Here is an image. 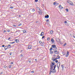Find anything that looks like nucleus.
<instances>
[{"label": "nucleus", "instance_id": "14", "mask_svg": "<svg viewBox=\"0 0 75 75\" xmlns=\"http://www.w3.org/2000/svg\"><path fill=\"white\" fill-rule=\"evenodd\" d=\"M44 32H42L41 33L40 35H41V36H42V35H44Z\"/></svg>", "mask_w": 75, "mask_h": 75}, {"label": "nucleus", "instance_id": "8", "mask_svg": "<svg viewBox=\"0 0 75 75\" xmlns=\"http://www.w3.org/2000/svg\"><path fill=\"white\" fill-rule=\"evenodd\" d=\"M53 4L55 6H58V3L57 2H54Z\"/></svg>", "mask_w": 75, "mask_h": 75}, {"label": "nucleus", "instance_id": "24", "mask_svg": "<svg viewBox=\"0 0 75 75\" xmlns=\"http://www.w3.org/2000/svg\"><path fill=\"white\" fill-rule=\"evenodd\" d=\"M14 43H15V42H10V44H14Z\"/></svg>", "mask_w": 75, "mask_h": 75}, {"label": "nucleus", "instance_id": "29", "mask_svg": "<svg viewBox=\"0 0 75 75\" xmlns=\"http://www.w3.org/2000/svg\"><path fill=\"white\" fill-rule=\"evenodd\" d=\"M52 65L54 66V65H55V63H52Z\"/></svg>", "mask_w": 75, "mask_h": 75}, {"label": "nucleus", "instance_id": "47", "mask_svg": "<svg viewBox=\"0 0 75 75\" xmlns=\"http://www.w3.org/2000/svg\"><path fill=\"white\" fill-rule=\"evenodd\" d=\"M5 47V45H2V47Z\"/></svg>", "mask_w": 75, "mask_h": 75}, {"label": "nucleus", "instance_id": "39", "mask_svg": "<svg viewBox=\"0 0 75 75\" xmlns=\"http://www.w3.org/2000/svg\"><path fill=\"white\" fill-rule=\"evenodd\" d=\"M3 74V72H1L0 73V75H1V74Z\"/></svg>", "mask_w": 75, "mask_h": 75}, {"label": "nucleus", "instance_id": "57", "mask_svg": "<svg viewBox=\"0 0 75 75\" xmlns=\"http://www.w3.org/2000/svg\"><path fill=\"white\" fill-rule=\"evenodd\" d=\"M22 51H23L22 50H21V52H22Z\"/></svg>", "mask_w": 75, "mask_h": 75}, {"label": "nucleus", "instance_id": "54", "mask_svg": "<svg viewBox=\"0 0 75 75\" xmlns=\"http://www.w3.org/2000/svg\"><path fill=\"white\" fill-rule=\"evenodd\" d=\"M19 17H21V15H19Z\"/></svg>", "mask_w": 75, "mask_h": 75}, {"label": "nucleus", "instance_id": "17", "mask_svg": "<svg viewBox=\"0 0 75 75\" xmlns=\"http://www.w3.org/2000/svg\"><path fill=\"white\" fill-rule=\"evenodd\" d=\"M4 49L5 50H6L8 49V48L7 47V45L5 46Z\"/></svg>", "mask_w": 75, "mask_h": 75}, {"label": "nucleus", "instance_id": "41", "mask_svg": "<svg viewBox=\"0 0 75 75\" xmlns=\"http://www.w3.org/2000/svg\"><path fill=\"white\" fill-rule=\"evenodd\" d=\"M35 2H37L38 1V0H35Z\"/></svg>", "mask_w": 75, "mask_h": 75}, {"label": "nucleus", "instance_id": "20", "mask_svg": "<svg viewBox=\"0 0 75 75\" xmlns=\"http://www.w3.org/2000/svg\"><path fill=\"white\" fill-rule=\"evenodd\" d=\"M60 58V57L59 56H57V58H56V59H59Z\"/></svg>", "mask_w": 75, "mask_h": 75}, {"label": "nucleus", "instance_id": "48", "mask_svg": "<svg viewBox=\"0 0 75 75\" xmlns=\"http://www.w3.org/2000/svg\"><path fill=\"white\" fill-rule=\"evenodd\" d=\"M10 8H11V9L13 8V7L12 6H11L10 7Z\"/></svg>", "mask_w": 75, "mask_h": 75}, {"label": "nucleus", "instance_id": "5", "mask_svg": "<svg viewBox=\"0 0 75 75\" xmlns=\"http://www.w3.org/2000/svg\"><path fill=\"white\" fill-rule=\"evenodd\" d=\"M59 66H60V62H59L57 64V67L58 68V69H59Z\"/></svg>", "mask_w": 75, "mask_h": 75}, {"label": "nucleus", "instance_id": "51", "mask_svg": "<svg viewBox=\"0 0 75 75\" xmlns=\"http://www.w3.org/2000/svg\"><path fill=\"white\" fill-rule=\"evenodd\" d=\"M35 61H37V59H35Z\"/></svg>", "mask_w": 75, "mask_h": 75}, {"label": "nucleus", "instance_id": "7", "mask_svg": "<svg viewBox=\"0 0 75 75\" xmlns=\"http://www.w3.org/2000/svg\"><path fill=\"white\" fill-rule=\"evenodd\" d=\"M50 67V69L51 70H52L53 69V68H54V66H53V65H51Z\"/></svg>", "mask_w": 75, "mask_h": 75}, {"label": "nucleus", "instance_id": "15", "mask_svg": "<svg viewBox=\"0 0 75 75\" xmlns=\"http://www.w3.org/2000/svg\"><path fill=\"white\" fill-rule=\"evenodd\" d=\"M51 41L53 43H54V40L53 39V38H52L51 40Z\"/></svg>", "mask_w": 75, "mask_h": 75}, {"label": "nucleus", "instance_id": "43", "mask_svg": "<svg viewBox=\"0 0 75 75\" xmlns=\"http://www.w3.org/2000/svg\"><path fill=\"white\" fill-rule=\"evenodd\" d=\"M11 54H12V53H11V52H10V55H11Z\"/></svg>", "mask_w": 75, "mask_h": 75}, {"label": "nucleus", "instance_id": "12", "mask_svg": "<svg viewBox=\"0 0 75 75\" xmlns=\"http://www.w3.org/2000/svg\"><path fill=\"white\" fill-rule=\"evenodd\" d=\"M7 48H11V45H8L7 46Z\"/></svg>", "mask_w": 75, "mask_h": 75}, {"label": "nucleus", "instance_id": "2", "mask_svg": "<svg viewBox=\"0 0 75 75\" xmlns=\"http://www.w3.org/2000/svg\"><path fill=\"white\" fill-rule=\"evenodd\" d=\"M52 48H54V50H57V48L56 47V45H52Z\"/></svg>", "mask_w": 75, "mask_h": 75}, {"label": "nucleus", "instance_id": "45", "mask_svg": "<svg viewBox=\"0 0 75 75\" xmlns=\"http://www.w3.org/2000/svg\"><path fill=\"white\" fill-rule=\"evenodd\" d=\"M7 31H8V32H10V30H7Z\"/></svg>", "mask_w": 75, "mask_h": 75}, {"label": "nucleus", "instance_id": "42", "mask_svg": "<svg viewBox=\"0 0 75 75\" xmlns=\"http://www.w3.org/2000/svg\"><path fill=\"white\" fill-rule=\"evenodd\" d=\"M11 39V38H9L8 39V40H10V39Z\"/></svg>", "mask_w": 75, "mask_h": 75}, {"label": "nucleus", "instance_id": "27", "mask_svg": "<svg viewBox=\"0 0 75 75\" xmlns=\"http://www.w3.org/2000/svg\"><path fill=\"white\" fill-rule=\"evenodd\" d=\"M50 34H52V33H53V31L52 30L51 31H50Z\"/></svg>", "mask_w": 75, "mask_h": 75}, {"label": "nucleus", "instance_id": "10", "mask_svg": "<svg viewBox=\"0 0 75 75\" xmlns=\"http://www.w3.org/2000/svg\"><path fill=\"white\" fill-rule=\"evenodd\" d=\"M68 55H69V52H67V53L66 54V55L65 56V57H67L68 56Z\"/></svg>", "mask_w": 75, "mask_h": 75}, {"label": "nucleus", "instance_id": "37", "mask_svg": "<svg viewBox=\"0 0 75 75\" xmlns=\"http://www.w3.org/2000/svg\"><path fill=\"white\" fill-rule=\"evenodd\" d=\"M31 73H34V71H31Z\"/></svg>", "mask_w": 75, "mask_h": 75}, {"label": "nucleus", "instance_id": "50", "mask_svg": "<svg viewBox=\"0 0 75 75\" xmlns=\"http://www.w3.org/2000/svg\"><path fill=\"white\" fill-rule=\"evenodd\" d=\"M45 37V36H43L42 37V39H43V38H44V37Z\"/></svg>", "mask_w": 75, "mask_h": 75}, {"label": "nucleus", "instance_id": "13", "mask_svg": "<svg viewBox=\"0 0 75 75\" xmlns=\"http://www.w3.org/2000/svg\"><path fill=\"white\" fill-rule=\"evenodd\" d=\"M45 18H49V15H47V16H45Z\"/></svg>", "mask_w": 75, "mask_h": 75}, {"label": "nucleus", "instance_id": "4", "mask_svg": "<svg viewBox=\"0 0 75 75\" xmlns=\"http://www.w3.org/2000/svg\"><path fill=\"white\" fill-rule=\"evenodd\" d=\"M54 52L55 54H59V51L55 50Z\"/></svg>", "mask_w": 75, "mask_h": 75}, {"label": "nucleus", "instance_id": "6", "mask_svg": "<svg viewBox=\"0 0 75 75\" xmlns=\"http://www.w3.org/2000/svg\"><path fill=\"white\" fill-rule=\"evenodd\" d=\"M52 60H53V61H56V60H57V58H55V57H53L52 58Z\"/></svg>", "mask_w": 75, "mask_h": 75}, {"label": "nucleus", "instance_id": "3", "mask_svg": "<svg viewBox=\"0 0 75 75\" xmlns=\"http://www.w3.org/2000/svg\"><path fill=\"white\" fill-rule=\"evenodd\" d=\"M50 72H52V73H56V70H54V69H53L52 71V70H50Z\"/></svg>", "mask_w": 75, "mask_h": 75}, {"label": "nucleus", "instance_id": "19", "mask_svg": "<svg viewBox=\"0 0 75 75\" xmlns=\"http://www.w3.org/2000/svg\"><path fill=\"white\" fill-rule=\"evenodd\" d=\"M50 53L51 54H53L54 53V52L51 50L50 51Z\"/></svg>", "mask_w": 75, "mask_h": 75}, {"label": "nucleus", "instance_id": "16", "mask_svg": "<svg viewBox=\"0 0 75 75\" xmlns=\"http://www.w3.org/2000/svg\"><path fill=\"white\" fill-rule=\"evenodd\" d=\"M15 41H16V42H17V43H18V39H15Z\"/></svg>", "mask_w": 75, "mask_h": 75}, {"label": "nucleus", "instance_id": "26", "mask_svg": "<svg viewBox=\"0 0 75 75\" xmlns=\"http://www.w3.org/2000/svg\"><path fill=\"white\" fill-rule=\"evenodd\" d=\"M66 11H67V12H68L69 11V10L68 9V8H66Z\"/></svg>", "mask_w": 75, "mask_h": 75}, {"label": "nucleus", "instance_id": "40", "mask_svg": "<svg viewBox=\"0 0 75 75\" xmlns=\"http://www.w3.org/2000/svg\"><path fill=\"white\" fill-rule=\"evenodd\" d=\"M48 21H49V19H47V20H46V21L48 22Z\"/></svg>", "mask_w": 75, "mask_h": 75}, {"label": "nucleus", "instance_id": "52", "mask_svg": "<svg viewBox=\"0 0 75 75\" xmlns=\"http://www.w3.org/2000/svg\"><path fill=\"white\" fill-rule=\"evenodd\" d=\"M6 30H4V33H6Z\"/></svg>", "mask_w": 75, "mask_h": 75}, {"label": "nucleus", "instance_id": "44", "mask_svg": "<svg viewBox=\"0 0 75 75\" xmlns=\"http://www.w3.org/2000/svg\"><path fill=\"white\" fill-rule=\"evenodd\" d=\"M13 27H16V25H13Z\"/></svg>", "mask_w": 75, "mask_h": 75}, {"label": "nucleus", "instance_id": "33", "mask_svg": "<svg viewBox=\"0 0 75 75\" xmlns=\"http://www.w3.org/2000/svg\"><path fill=\"white\" fill-rule=\"evenodd\" d=\"M44 43V42H43V43L42 44V46H44V43Z\"/></svg>", "mask_w": 75, "mask_h": 75}, {"label": "nucleus", "instance_id": "38", "mask_svg": "<svg viewBox=\"0 0 75 75\" xmlns=\"http://www.w3.org/2000/svg\"><path fill=\"white\" fill-rule=\"evenodd\" d=\"M11 65H9L8 66V67H9V68H11Z\"/></svg>", "mask_w": 75, "mask_h": 75}, {"label": "nucleus", "instance_id": "1", "mask_svg": "<svg viewBox=\"0 0 75 75\" xmlns=\"http://www.w3.org/2000/svg\"><path fill=\"white\" fill-rule=\"evenodd\" d=\"M67 2L70 5H71V6H74V4H73L72 2L68 1Z\"/></svg>", "mask_w": 75, "mask_h": 75}, {"label": "nucleus", "instance_id": "58", "mask_svg": "<svg viewBox=\"0 0 75 75\" xmlns=\"http://www.w3.org/2000/svg\"><path fill=\"white\" fill-rule=\"evenodd\" d=\"M50 74H51V73H50Z\"/></svg>", "mask_w": 75, "mask_h": 75}, {"label": "nucleus", "instance_id": "18", "mask_svg": "<svg viewBox=\"0 0 75 75\" xmlns=\"http://www.w3.org/2000/svg\"><path fill=\"white\" fill-rule=\"evenodd\" d=\"M39 14H40V15H41L42 14V12L39 11Z\"/></svg>", "mask_w": 75, "mask_h": 75}, {"label": "nucleus", "instance_id": "46", "mask_svg": "<svg viewBox=\"0 0 75 75\" xmlns=\"http://www.w3.org/2000/svg\"><path fill=\"white\" fill-rule=\"evenodd\" d=\"M64 23H67V21H64Z\"/></svg>", "mask_w": 75, "mask_h": 75}, {"label": "nucleus", "instance_id": "35", "mask_svg": "<svg viewBox=\"0 0 75 75\" xmlns=\"http://www.w3.org/2000/svg\"><path fill=\"white\" fill-rule=\"evenodd\" d=\"M58 61L57 60H56L55 61V62H56V63H58Z\"/></svg>", "mask_w": 75, "mask_h": 75}, {"label": "nucleus", "instance_id": "53", "mask_svg": "<svg viewBox=\"0 0 75 75\" xmlns=\"http://www.w3.org/2000/svg\"><path fill=\"white\" fill-rule=\"evenodd\" d=\"M29 62H31V61L30 60L28 61Z\"/></svg>", "mask_w": 75, "mask_h": 75}, {"label": "nucleus", "instance_id": "11", "mask_svg": "<svg viewBox=\"0 0 75 75\" xmlns=\"http://www.w3.org/2000/svg\"><path fill=\"white\" fill-rule=\"evenodd\" d=\"M32 47V45H29L28 47V49H31Z\"/></svg>", "mask_w": 75, "mask_h": 75}, {"label": "nucleus", "instance_id": "25", "mask_svg": "<svg viewBox=\"0 0 75 75\" xmlns=\"http://www.w3.org/2000/svg\"><path fill=\"white\" fill-rule=\"evenodd\" d=\"M32 11H33V12H34V11H35V10H34V8H33L32 9Z\"/></svg>", "mask_w": 75, "mask_h": 75}, {"label": "nucleus", "instance_id": "36", "mask_svg": "<svg viewBox=\"0 0 75 75\" xmlns=\"http://www.w3.org/2000/svg\"><path fill=\"white\" fill-rule=\"evenodd\" d=\"M52 50V47H51L50 50V51H51V50Z\"/></svg>", "mask_w": 75, "mask_h": 75}, {"label": "nucleus", "instance_id": "9", "mask_svg": "<svg viewBox=\"0 0 75 75\" xmlns=\"http://www.w3.org/2000/svg\"><path fill=\"white\" fill-rule=\"evenodd\" d=\"M59 8L60 9H61L62 10L63 8V7L61 5H59Z\"/></svg>", "mask_w": 75, "mask_h": 75}, {"label": "nucleus", "instance_id": "32", "mask_svg": "<svg viewBox=\"0 0 75 75\" xmlns=\"http://www.w3.org/2000/svg\"><path fill=\"white\" fill-rule=\"evenodd\" d=\"M50 38H47V41H49L50 40Z\"/></svg>", "mask_w": 75, "mask_h": 75}, {"label": "nucleus", "instance_id": "21", "mask_svg": "<svg viewBox=\"0 0 75 75\" xmlns=\"http://www.w3.org/2000/svg\"><path fill=\"white\" fill-rule=\"evenodd\" d=\"M23 33H26V32H27V31L25 30H23Z\"/></svg>", "mask_w": 75, "mask_h": 75}, {"label": "nucleus", "instance_id": "28", "mask_svg": "<svg viewBox=\"0 0 75 75\" xmlns=\"http://www.w3.org/2000/svg\"><path fill=\"white\" fill-rule=\"evenodd\" d=\"M39 42L40 44H42V41H40Z\"/></svg>", "mask_w": 75, "mask_h": 75}, {"label": "nucleus", "instance_id": "30", "mask_svg": "<svg viewBox=\"0 0 75 75\" xmlns=\"http://www.w3.org/2000/svg\"><path fill=\"white\" fill-rule=\"evenodd\" d=\"M66 45H67V43H65L64 44L63 46L65 47V46Z\"/></svg>", "mask_w": 75, "mask_h": 75}, {"label": "nucleus", "instance_id": "55", "mask_svg": "<svg viewBox=\"0 0 75 75\" xmlns=\"http://www.w3.org/2000/svg\"><path fill=\"white\" fill-rule=\"evenodd\" d=\"M21 56H22V57L23 56L22 55V54H21Z\"/></svg>", "mask_w": 75, "mask_h": 75}, {"label": "nucleus", "instance_id": "31", "mask_svg": "<svg viewBox=\"0 0 75 75\" xmlns=\"http://www.w3.org/2000/svg\"><path fill=\"white\" fill-rule=\"evenodd\" d=\"M21 25H22V24L21 23H20L18 25V26H20Z\"/></svg>", "mask_w": 75, "mask_h": 75}, {"label": "nucleus", "instance_id": "34", "mask_svg": "<svg viewBox=\"0 0 75 75\" xmlns=\"http://www.w3.org/2000/svg\"><path fill=\"white\" fill-rule=\"evenodd\" d=\"M10 64L11 65H12V64H13V62H10Z\"/></svg>", "mask_w": 75, "mask_h": 75}, {"label": "nucleus", "instance_id": "56", "mask_svg": "<svg viewBox=\"0 0 75 75\" xmlns=\"http://www.w3.org/2000/svg\"><path fill=\"white\" fill-rule=\"evenodd\" d=\"M55 56H56V55L55 54L54 55V56L55 57Z\"/></svg>", "mask_w": 75, "mask_h": 75}, {"label": "nucleus", "instance_id": "22", "mask_svg": "<svg viewBox=\"0 0 75 75\" xmlns=\"http://www.w3.org/2000/svg\"><path fill=\"white\" fill-rule=\"evenodd\" d=\"M62 70H64V67L63 66V65H62Z\"/></svg>", "mask_w": 75, "mask_h": 75}, {"label": "nucleus", "instance_id": "49", "mask_svg": "<svg viewBox=\"0 0 75 75\" xmlns=\"http://www.w3.org/2000/svg\"><path fill=\"white\" fill-rule=\"evenodd\" d=\"M4 68H6V67H7V66H5L4 67Z\"/></svg>", "mask_w": 75, "mask_h": 75}, {"label": "nucleus", "instance_id": "23", "mask_svg": "<svg viewBox=\"0 0 75 75\" xmlns=\"http://www.w3.org/2000/svg\"><path fill=\"white\" fill-rule=\"evenodd\" d=\"M55 68H56V65H55L54 67V68L53 69H54V70H55Z\"/></svg>", "mask_w": 75, "mask_h": 75}]
</instances>
